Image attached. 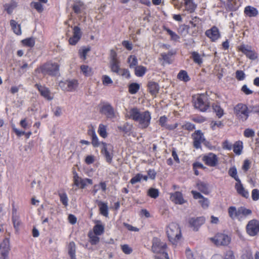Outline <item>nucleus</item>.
I'll return each instance as SVG.
<instances>
[{"mask_svg":"<svg viewBox=\"0 0 259 259\" xmlns=\"http://www.w3.org/2000/svg\"><path fill=\"white\" fill-rule=\"evenodd\" d=\"M125 116L139 123L141 128H147L150 123L151 114L148 111L141 112L137 108L126 110Z\"/></svg>","mask_w":259,"mask_h":259,"instance_id":"obj_1","label":"nucleus"},{"mask_svg":"<svg viewBox=\"0 0 259 259\" xmlns=\"http://www.w3.org/2000/svg\"><path fill=\"white\" fill-rule=\"evenodd\" d=\"M166 244L159 238H153L152 240V251L155 254V259H169L166 251Z\"/></svg>","mask_w":259,"mask_h":259,"instance_id":"obj_2","label":"nucleus"},{"mask_svg":"<svg viewBox=\"0 0 259 259\" xmlns=\"http://www.w3.org/2000/svg\"><path fill=\"white\" fill-rule=\"evenodd\" d=\"M166 232L169 241L177 245L182 237L179 225L174 223L169 224L166 227Z\"/></svg>","mask_w":259,"mask_h":259,"instance_id":"obj_3","label":"nucleus"},{"mask_svg":"<svg viewBox=\"0 0 259 259\" xmlns=\"http://www.w3.org/2000/svg\"><path fill=\"white\" fill-rule=\"evenodd\" d=\"M59 66L57 63L48 62L37 68L35 71L38 73H41L44 75L48 74L55 76L59 72Z\"/></svg>","mask_w":259,"mask_h":259,"instance_id":"obj_4","label":"nucleus"},{"mask_svg":"<svg viewBox=\"0 0 259 259\" xmlns=\"http://www.w3.org/2000/svg\"><path fill=\"white\" fill-rule=\"evenodd\" d=\"M193 102L195 108L202 112L206 111L209 107L207 98L203 94L193 96Z\"/></svg>","mask_w":259,"mask_h":259,"instance_id":"obj_5","label":"nucleus"},{"mask_svg":"<svg viewBox=\"0 0 259 259\" xmlns=\"http://www.w3.org/2000/svg\"><path fill=\"white\" fill-rule=\"evenodd\" d=\"M209 240L217 246H227L230 243L231 238L227 234L219 233L209 238Z\"/></svg>","mask_w":259,"mask_h":259,"instance_id":"obj_6","label":"nucleus"},{"mask_svg":"<svg viewBox=\"0 0 259 259\" xmlns=\"http://www.w3.org/2000/svg\"><path fill=\"white\" fill-rule=\"evenodd\" d=\"M234 111L236 117L240 120L245 121L248 117L249 112L248 108L245 104H238L234 109Z\"/></svg>","mask_w":259,"mask_h":259,"instance_id":"obj_7","label":"nucleus"},{"mask_svg":"<svg viewBox=\"0 0 259 259\" xmlns=\"http://www.w3.org/2000/svg\"><path fill=\"white\" fill-rule=\"evenodd\" d=\"M238 49L250 60H254L258 57L257 53L252 49L251 46L242 44L238 47Z\"/></svg>","mask_w":259,"mask_h":259,"instance_id":"obj_8","label":"nucleus"},{"mask_svg":"<svg viewBox=\"0 0 259 259\" xmlns=\"http://www.w3.org/2000/svg\"><path fill=\"white\" fill-rule=\"evenodd\" d=\"M73 184L80 189H84L88 185L93 184V181L91 179H82L79 177L77 173L74 174Z\"/></svg>","mask_w":259,"mask_h":259,"instance_id":"obj_9","label":"nucleus"},{"mask_svg":"<svg viewBox=\"0 0 259 259\" xmlns=\"http://www.w3.org/2000/svg\"><path fill=\"white\" fill-rule=\"evenodd\" d=\"M59 85L63 91L72 92L77 88L78 82L75 79L61 81L59 82Z\"/></svg>","mask_w":259,"mask_h":259,"instance_id":"obj_10","label":"nucleus"},{"mask_svg":"<svg viewBox=\"0 0 259 259\" xmlns=\"http://www.w3.org/2000/svg\"><path fill=\"white\" fill-rule=\"evenodd\" d=\"M246 232L250 236H254L259 233V222L256 220L250 221L246 225Z\"/></svg>","mask_w":259,"mask_h":259,"instance_id":"obj_11","label":"nucleus"},{"mask_svg":"<svg viewBox=\"0 0 259 259\" xmlns=\"http://www.w3.org/2000/svg\"><path fill=\"white\" fill-rule=\"evenodd\" d=\"M193 139V146L196 149L201 148V144L205 141L203 134L201 131L195 132L192 135Z\"/></svg>","mask_w":259,"mask_h":259,"instance_id":"obj_12","label":"nucleus"},{"mask_svg":"<svg viewBox=\"0 0 259 259\" xmlns=\"http://www.w3.org/2000/svg\"><path fill=\"white\" fill-rule=\"evenodd\" d=\"M100 112L105 115L108 118H113L115 117L114 109L109 104H103L100 107Z\"/></svg>","mask_w":259,"mask_h":259,"instance_id":"obj_13","label":"nucleus"},{"mask_svg":"<svg viewBox=\"0 0 259 259\" xmlns=\"http://www.w3.org/2000/svg\"><path fill=\"white\" fill-rule=\"evenodd\" d=\"M205 221V219L203 217L192 218L189 220L190 226L194 231H197L199 228L203 225Z\"/></svg>","mask_w":259,"mask_h":259,"instance_id":"obj_14","label":"nucleus"},{"mask_svg":"<svg viewBox=\"0 0 259 259\" xmlns=\"http://www.w3.org/2000/svg\"><path fill=\"white\" fill-rule=\"evenodd\" d=\"M202 159L206 164L210 166H215L218 161L217 155L212 153L205 155Z\"/></svg>","mask_w":259,"mask_h":259,"instance_id":"obj_15","label":"nucleus"},{"mask_svg":"<svg viewBox=\"0 0 259 259\" xmlns=\"http://www.w3.org/2000/svg\"><path fill=\"white\" fill-rule=\"evenodd\" d=\"M205 34L212 41H215L220 37V33L219 29L215 26H213L210 29L207 30L205 31Z\"/></svg>","mask_w":259,"mask_h":259,"instance_id":"obj_16","label":"nucleus"},{"mask_svg":"<svg viewBox=\"0 0 259 259\" xmlns=\"http://www.w3.org/2000/svg\"><path fill=\"white\" fill-rule=\"evenodd\" d=\"M73 36L69 39V44L75 45L80 40L81 36L80 29L78 26H74L73 29Z\"/></svg>","mask_w":259,"mask_h":259,"instance_id":"obj_17","label":"nucleus"},{"mask_svg":"<svg viewBox=\"0 0 259 259\" xmlns=\"http://www.w3.org/2000/svg\"><path fill=\"white\" fill-rule=\"evenodd\" d=\"M235 188L238 194L241 195L242 197H243L245 198H248L249 197V191L244 187L241 182V181L237 182L235 184Z\"/></svg>","mask_w":259,"mask_h":259,"instance_id":"obj_18","label":"nucleus"},{"mask_svg":"<svg viewBox=\"0 0 259 259\" xmlns=\"http://www.w3.org/2000/svg\"><path fill=\"white\" fill-rule=\"evenodd\" d=\"M88 135L92 139V144L94 147H99L100 145V142L97 136L95 130L93 126H92L88 131Z\"/></svg>","mask_w":259,"mask_h":259,"instance_id":"obj_19","label":"nucleus"},{"mask_svg":"<svg viewBox=\"0 0 259 259\" xmlns=\"http://www.w3.org/2000/svg\"><path fill=\"white\" fill-rule=\"evenodd\" d=\"M240 207L236 208L235 206H231L228 208V212L229 216L232 220H237L239 221Z\"/></svg>","mask_w":259,"mask_h":259,"instance_id":"obj_20","label":"nucleus"},{"mask_svg":"<svg viewBox=\"0 0 259 259\" xmlns=\"http://www.w3.org/2000/svg\"><path fill=\"white\" fill-rule=\"evenodd\" d=\"M35 87L38 90L41 95L45 98L48 100L53 99V97L51 96L50 92L47 88L37 84L35 85Z\"/></svg>","mask_w":259,"mask_h":259,"instance_id":"obj_21","label":"nucleus"},{"mask_svg":"<svg viewBox=\"0 0 259 259\" xmlns=\"http://www.w3.org/2000/svg\"><path fill=\"white\" fill-rule=\"evenodd\" d=\"M171 200L176 204H183L186 201L183 197L182 194L180 192H176L171 194Z\"/></svg>","mask_w":259,"mask_h":259,"instance_id":"obj_22","label":"nucleus"},{"mask_svg":"<svg viewBox=\"0 0 259 259\" xmlns=\"http://www.w3.org/2000/svg\"><path fill=\"white\" fill-rule=\"evenodd\" d=\"M101 190L102 192H105L107 190V184L106 182L101 181L99 184L94 185L91 193L93 196H95L99 190Z\"/></svg>","mask_w":259,"mask_h":259,"instance_id":"obj_23","label":"nucleus"},{"mask_svg":"<svg viewBox=\"0 0 259 259\" xmlns=\"http://www.w3.org/2000/svg\"><path fill=\"white\" fill-rule=\"evenodd\" d=\"M239 221H242L247 219L252 214V210L244 206L240 207Z\"/></svg>","mask_w":259,"mask_h":259,"instance_id":"obj_24","label":"nucleus"},{"mask_svg":"<svg viewBox=\"0 0 259 259\" xmlns=\"http://www.w3.org/2000/svg\"><path fill=\"white\" fill-rule=\"evenodd\" d=\"M85 8L84 3L80 0H74L72 9L76 14H80Z\"/></svg>","mask_w":259,"mask_h":259,"instance_id":"obj_25","label":"nucleus"},{"mask_svg":"<svg viewBox=\"0 0 259 259\" xmlns=\"http://www.w3.org/2000/svg\"><path fill=\"white\" fill-rule=\"evenodd\" d=\"M148 89L152 95L156 96L159 92V87L157 83L150 81L148 83Z\"/></svg>","mask_w":259,"mask_h":259,"instance_id":"obj_26","label":"nucleus"},{"mask_svg":"<svg viewBox=\"0 0 259 259\" xmlns=\"http://www.w3.org/2000/svg\"><path fill=\"white\" fill-rule=\"evenodd\" d=\"M104 232V226L100 221H97V224L93 228V233L96 235H101Z\"/></svg>","mask_w":259,"mask_h":259,"instance_id":"obj_27","label":"nucleus"},{"mask_svg":"<svg viewBox=\"0 0 259 259\" xmlns=\"http://www.w3.org/2000/svg\"><path fill=\"white\" fill-rule=\"evenodd\" d=\"M244 13L250 17H255L258 14V11L253 7L247 6L245 8Z\"/></svg>","mask_w":259,"mask_h":259,"instance_id":"obj_28","label":"nucleus"},{"mask_svg":"<svg viewBox=\"0 0 259 259\" xmlns=\"http://www.w3.org/2000/svg\"><path fill=\"white\" fill-rule=\"evenodd\" d=\"M9 241L8 239H5L3 242L0 244V253L1 254H8L9 250Z\"/></svg>","mask_w":259,"mask_h":259,"instance_id":"obj_29","label":"nucleus"},{"mask_svg":"<svg viewBox=\"0 0 259 259\" xmlns=\"http://www.w3.org/2000/svg\"><path fill=\"white\" fill-rule=\"evenodd\" d=\"M233 151L237 155L242 153L243 149V143L240 141L236 142L233 146Z\"/></svg>","mask_w":259,"mask_h":259,"instance_id":"obj_30","label":"nucleus"},{"mask_svg":"<svg viewBox=\"0 0 259 259\" xmlns=\"http://www.w3.org/2000/svg\"><path fill=\"white\" fill-rule=\"evenodd\" d=\"M107 126L104 125L102 123H100L99 125L98 129V133L103 138H106L108 136L107 133Z\"/></svg>","mask_w":259,"mask_h":259,"instance_id":"obj_31","label":"nucleus"},{"mask_svg":"<svg viewBox=\"0 0 259 259\" xmlns=\"http://www.w3.org/2000/svg\"><path fill=\"white\" fill-rule=\"evenodd\" d=\"M10 25L13 29L14 32L17 35H21L22 33L20 25L18 24L17 22L12 20L10 21Z\"/></svg>","mask_w":259,"mask_h":259,"instance_id":"obj_32","label":"nucleus"},{"mask_svg":"<svg viewBox=\"0 0 259 259\" xmlns=\"http://www.w3.org/2000/svg\"><path fill=\"white\" fill-rule=\"evenodd\" d=\"M100 213L105 217L108 215V209L107 204L105 202L99 201L98 203Z\"/></svg>","mask_w":259,"mask_h":259,"instance_id":"obj_33","label":"nucleus"},{"mask_svg":"<svg viewBox=\"0 0 259 259\" xmlns=\"http://www.w3.org/2000/svg\"><path fill=\"white\" fill-rule=\"evenodd\" d=\"M159 124L161 125V126L164 127L166 128L169 129V130H173L177 127V124H175L174 126L171 125H167L166 124L167 122V117L165 116H162L160 117L159 120Z\"/></svg>","mask_w":259,"mask_h":259,"instance_id":"obj_34","label":"nucleus"},{"mask_svg":"<svg viewBox=\"0 0 259 259\" xmlns=\"http://www.w3.org/2000/svg\"><path fill=\"white\" fill-rule=\"evenodd\" d=\"M80 68L81 73L85 76H90L93 73L92 68L88 65H81Z\"/></svg>","mask_w":259,"mask_h":259,"instance_id":"obj_35","label":"nucleus"},{"mask_svg":"<svg viewBox=\"0 0 259 259\" xmlns=\"http://www.w3.org/2000/svg\"><path fill=\"white\" fill-rule=\"evenodd\" d=\"M75 252L76 247L74 242H70L68 245V254L71 259H76Z\"/></svg>","mask_w":259,"mask_h":259,"instance_id":"obj_36","label":"nucleus"},{"mask_svg":"<svg viewBox=\"0 0 259 259\" xmlns=\"http://www.w3.org/2000/svg\"><path fill=\"white\" fill-rule=\"evenodd\" d=\"M147 71V68L143 66H137L135 68V74L138 77L144 76Z\"/></svg>","mask_w":259,"mask_h":259,"instance_id":"obj_37","label":"nucleus"},{"mask_svg":"<svg viewBox=\"0 0 259 259\" xmlns=\"http://www.w3.org/2000/svg\"><path fill=\"white\" fill-rule=\"evenodd\" d=\"M185 4L186 11L190 13L195 11L196 6L191 0H185Z\"/></svg>","mask_w":259,"mask_h":259,"instance_id":"obj_38","label":"nucleus"},{"mask_svg":"<svg viewBox=\"0 0 259 259\" xmlns=\"http://www.w3.org/2000/svg\"><path fill=\"white\" fill-rule=\"evenodd\" d=\"M17 6V3L11 2L10 3L5 4L4 5V8L8 14H11Z\"/></svg>","mask_w":259,"mask_h":259,"instance_id":"obj_39","label":"nucleus"},{"mask_svg":"<svg viewBox=\"0 0 259 259\" xmlns=\"http://www.w3.org/2000/svg\"><path fill=\"white\" fill-rule=\"evenodd\" d=\"M147 194L150 197L156 199L159 196V192L157 189L150 188L148 190Z\"/></svg>","mask_w":259,"mask_h":259,"instance_id":"obj_40","label":"nucleus"},{"mask_svg":"<svg viewBox=\"0 0 259 259\" xmlns=\"http://www.w3.org/2000/svg\"><path fill=\"white\" fill-rule=\"evenodd\" d=\"M178 78L184 82H187L190 80V77L187 72L185 70H181L178 74Z\"/></svg>","mask_w":259,"mask_h":259,"instance_id":"obj_41","label":"nucleus"},{"mask_svg":"<svg viewBox=\"0 0 259 259\" xmlns=\"http://www.w3.org/2000/svg\"><path fill=\"white\" fill-rule=\"evenodd\" d=\"M90 51V47H82L79 50V55L80 58L83 60H85L87 58V55Z\"/></svg>","mask_w":259,"mask_h":259,"instance_id":"obj_42","label":"nucleus"},{"mask_svg":"<svg viewBox=\"0 0 259 259\" xmlns=\"http://www.w3.org/2000/svg\"><path fill=\"white\" fill-rule=\"evenodd\" d=\"M197 187L198 189L201 192L205 194H207L209 193L208 187L207 185L203 182H198L197 184Z\"/></svg>","mask_w":259,"mask_h":259,"instance_id":"obj_43","label":"nucleus"},{"mask_svg":"<svg viewBox=\"0 0 259 259\" xmlns=\"http://www.w3.org/2000/svg\"><path fill=\"white\" fill-rule=\"evenodd\" d=\"M229 175L232 178H234L237 182L240 181L238 175L237 170L235 166L231 167L230 168L228 171Z\"/></svg>","mask_w":259,"mask_h":259,"instance_id":"obj_44","label":"nucleus"},{"mask_svg":"<svg viewBox=\"0 0 259 259\" xmlns=\"http://www.w3.org/2000/svg\"><path fill=\"white\" fill-rule=\"evenodd\" d=\"M128 63L129 64V66L131 68H135L137 66L138 64V60L136 56L131 55L128 57L127 60Z\"/></svg>","mask_w":259,"mask_h":259,"instance_id":"obj_45","label":"nucleus"},{"mask_svg":"<svg viewBox=\"0 0 259 259\" xmlns=\"http://www.w3.org/2000/svg\"><path fill=\"white\" fill-rule=\"evenodd\" d=\"M23 45L28 47H32L35 45V39L33 37H29L21 40Z\"/></svg>","mask_w":259,"mask_h":259,"instance_id":"obj_46","label":"nucleus"},{"mask_svg":"<svg viewBox=\"0 0 259 259\" xmlns=\"http://www.w3.org/2000/svg\"><path fill=\"white\" fill-rule=\"evenodd\" d=\"M191 58L196 64H201L202 63V58L201 55L196 52H193L191 53Z\"/></svg>","mask_w":259,"mask_h":259,"instance_id":"obj_47","label":"nucleus"},{"mask_svg":"<svg viewBox=\"0 0 259 259\" xmlns=\"http://www.w3.org/2000/svg\"><path fill=\"white\" fill-rule=\"evenodd\" d=\"M110 66L112 71L117 73L120 69L119 61L118 60L116 61H110Z\"/></svg>","mask_w":259,"mask_h":259,"instance_id":"obj_48","label":"nucleus"},{"mask_svg":"<svg viewBox=\"0 0 259 259\" xmlns=\"http://www.w3.org/2000/svg\"><path fill=\"white\" fill-rule=\"evenodd\" d=\"M140 89V85L137 83H132L129 85L128 91L131 94H135Z\"/></svg>","mask_w":259,"mask_h":259,"instance_id":"obj_49","label":"nucleus"},{"mask_svg":"<svg viewBox=\"0 0 259 259\" xmlns=\"http://www.w3.org/2000/svg\"><path fill=\"white\" fill-rule=\"evenodd\" d=\"M30 6L38 12H41L44 10L43 5L38 2H32Z\"/></svg>","mask_w":259,"mask_h":259,"instance_id":"obj_50","label":"nucleus"},{"mask_svg":"<svg viewBox=\"0 0 259 259\" xmlns=\"http://www.w3.org/2000/svg\"><path fill=\"white\" fill-rule=\"evenodd\" d=\"M212 107L219 118H221L223 116L224 114V110L220 107V105L217 104H214L213 105Z\"/></svg>","mask_w":259,"mask_h":259,"instance_id":"obj_51","label":"nucleus"},{"mask_svg":"<svg viewBox=\"0 0 259 259\" xmlns=\"http://www.w3.org/2000/svg\"><path fill=\"white\" fill-rule=\"evenodd\" d=\"M98 235H96L92 232L89 233V237L90 239V242L92 244L94 245L97 244L99 241V237H98Z\"/></svg>","mask_w":259,"mask_h":259,"instance_id":"obj_52","label":"nucleus"},{"mask_svg":"<svg viewBox=\"0 0 259 259\" xmlns=\"http://www.w3.org/2000/svg\"><path fill=\"white\" fill-rule=\"evenodd\" d=\"M172 55V54L171 52H168L167 53H162L161 56L164 60V61L167 64H170L171 63V57Z\"/></svg>","mask_w":259,"mask_h":259,"instance_id":"obj_53","label":"nucleus"},{"mask_svg":"<svg viewBox=\"0 0 259 259\" xmlns=\"http://www.w3.org/2000/svg\"><path fill=\"white\" fill-rule=\"evenodd\" d=\"M116 73L126 78H128L130 77V72L126 69H121L120 68L119 71Z\"/></svg>","mask_w":259,"mask_h":259,"instance_id":"obj_54","label":"nucleus"},{"mask_svg":"<svg viewBox=\"0 0 259 259\" xmlns=\"http://www.w3.org/2000/svg\"><path fill=\"white\" fill-rule=\"evenodd\" d=\"M121 249L123 253L126 254H130L133 252V249L127 244L121 245Z\"/></svg>","mask_w":259,"mask_h":259,"instance_id":"obj_55","label":"nucleus"},{"mask_svg":"<svg viewBox=\"0 0 259 259\" xmlns=\"http://www.w3.org/2000/svg\"><path fill=\"white\" fill-rule=\"evenodd\" d=\"M59 195L60 197V201L62 204L65 206L68 205V199L67 194L65 193H60Z\"/></svg>","mask_w":259,"mask_h":259,"instance_id":"obj_56","label":"nucleus"},{"mask_svg":"<svg viewBox=\"0 0 259 259\" xmlns=\"http://www.w3.org/2000/svg\"><path fill=\"white\" fill-rule=\"evenodd\" d=\"M199 202L201 204V206L204 209L207 208L209 205V201L208 199L204 197H203L199 201Z\"/></svg>","mask_w":259,"mask_h":259,"instance_id":"obj_57","label":"nucleus"},{"mask_svg":"<svg viewBox=\"0 0 259 259\" xmlns=\"http://www.w3.org/2000/svg\"><path fill=\"white\" fill-rule=\"evenodd\" d=\"M102 83L105 85L111 84L113 83V81L111 78L107 75H104L102 77Z\"/></svg>","mask_w":259,"mask_h":259,"instance_id":"obj_58","label":"nucleus"},{"mask_svg":"<svg viewBox=\"0 0 259 259\" xmlns=\"http://www.w3.org/2000/svg\"><path fill=\"white\" fill-rule=\"evenodd\" d=\"M244 136L246 138H253L255 136V132L251 128H246L244 131Z\"/></svg>","mask_w":259,"mask_h":259,"instance_id":"obj_59","label":"nucleus"},{"mask_svg":"<svg viewBox=\"0 0 259 259\" xmlns=\"http://www.w3.org/2000/svg\"><path fill=\"white\" fill-rule=\"evenodd\" d=\"M142 179V175L141 174H138L131 179L130 183L132 184H135L138 182H140Z\"/></svg>","mask_w":259,"mask_h":259,"instance_id":"obj_60","label":"nucleus"},{"mask_svg":"<svg viewBox=\"0 0 259 259\" xmlns=\"http://www.w3.org/2000/svg\"><path fill=\"white\" fill-rule=\"evenodd\" d=\"M222 148L225 150H231L232 149L233 145L228 140H226L222 143Z\"/></svg>","mask_w":259,"mask_h":259,"instance_id":"obj_61","label":"nucleus"},{"mask_svg":"<svg viewBox=\"0 0 259 259\" xmlns=\"http://www.w3.org/2000/svg\"><path fill=\"white\" fill-rule=\"evenodd\" d=\"M236 77L238 80H243L245 79V74L242 70H237L236 72Z\"/></svg>","mask_w":259,"mask_h":259,"instance_id":"obj_62","label":"nucleus"},{"mask_svg":"<svg viewBox=\"0 0 259 259\" xmlns=\"http://www.w3.org/2000/svg\"><path fill=\"white\" fill-rule=\"evenodd\" d=\"M224 259H235V256L233 251L227 250L224 253Z\"/></svg>","mask_w":259,"mask_h":259,"instance_id":"obj_63","label":"nucleus"},{"mask_svg":"<svg viewBox=\"0 0 259 259\" xmlns=\"http://www.w3.org/2000/svg\"><path fill=\"white\" fill-rule=\"evenodd\" d=\"M251 197L254 201H257L259 199V190L258 189H254L252 190Z\"/></svg>","mask_w":259,"mask_h":259,"instance_id":"obj_64","label":"nucleus"}]
</instances>
